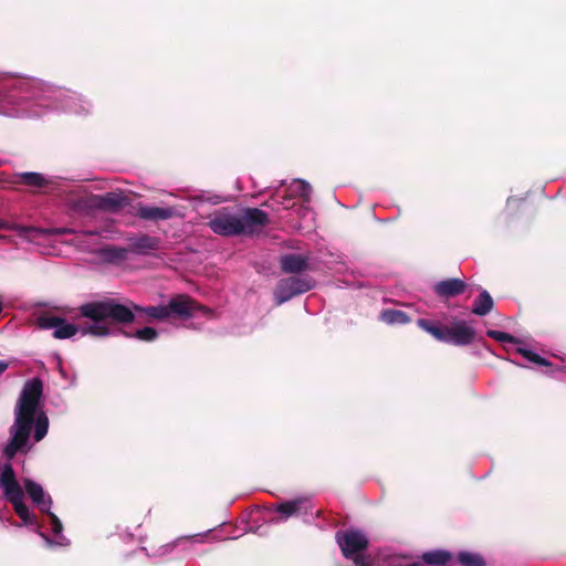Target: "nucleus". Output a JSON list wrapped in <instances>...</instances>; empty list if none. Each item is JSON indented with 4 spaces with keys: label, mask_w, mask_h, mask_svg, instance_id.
I'll list each match as a JSON object with an SVG mask.
<instances>
[{
    "label": "nucleus",
    "mask_w": 566,
    "mask_h": 566,
    "mask_svg": "<svg viewBox=\"0 0 566 566\" xmlns=\"http://www.w3.org/2000/svg\"><path fill=\"white\" fill-rule=\"evenodd\" d=\"M517 353H520L524 358H526L531 363H534V364H537L541 366H549L551 365V363L548 360H546L545 358L541 357L539 355H537L536 353H534L527 348L518 347Z\"/></svg>",
    "instance_id": "nucleus-25"
},
{
    "label": "nucleus",
    "mask_w": 566,
    "mask_h": 566,
    "mask_svg": "<svg viewBox=\"0 0 566 566\" xmlns=\"http://www.w3.org/2000/svg\"><path fill=\"white\" fill-rule=\"evenodd\" d=\"M429 334L432 335L437 340L444 342L447 339V327L441 328L437 324L432 326V328L429 329Z\"/></svg>",
    "instance_id": "nucleus-29"
},
{
    "label": "nucleus",
    "mask_w": 566,
    "mask_h": 566,
    "mask_svg": "<svg viewBox=\"0 0 566 566\" xmlns=\"http://www.w3.org/2000/svg\"><path fill=\"white\" fill-rule=\"evenodd\" d=\"M417 324L427 333H429V329L432 328V326L434 325V323L423 318L418 319Z\"/></svg>",
    "instance_id": "nucleus-30"
},
{
    "label": "nucleus",
    "mask_w": 566,
    "mask_h": 566,
    "mask_svg": "<svg viewBox=\"0 0 566 566\" xmlns=\"http://www.w3.org/2000/svg\"><path fill=\"white\" fill-rule=\"evenodd\" d=\"M28 113H29L30 115H39V114H40V113H39V112H36V111H29Z\"/></svg>",
    "instance_id": "nucleus-33"
},
{
    "label": "nucleus",
    "mask_w": 566,
    "mask_h": 566,
    "mask_svg": "<svg viewBox=\"0 0 566 566\" xmlns=\"http://www.w3.org/2000/svg\"><path fill=\"white\" fill-rule=\"evenodd\" d=\"M22 179L27 185L40 187L43 185V176L36 172H25L22 175Z\"/></svg>",
    "instance_id": "nucleus-26"
},
{
    "label": "nucleus",
    "mask_w": 566,
    "mask_h": 566,
    "mask_svg": "<svg viewBox=\"0 0 566 566\" xmlns=\"http://www.w3.org/2000/svg\"><path fill=\"white\" fill-rule=\"evenodd\" d=\"M99 205L104 209L117 210L128 205V198L122 192H107L101 197Z\"/></svg>",
    "instance_id": "nucleus-16"
},
{
    "label": "nucleus",
    "mask_w": 566,
    "mask_h": 566,
    "mask_svg": "<svg viewBox=\"0 0 566 566\" xmlns=\"http://www.w3.org/2000/svg\"><path fill=\"white\" fill-rule=\"evenodd\" d=\"M488 335L497 340V342H502V343H505V342H509V343H513L515 342L514 337L504 333V332H500V331H489L488 332Z\"/></svg>",
    "instance_id": "nucleus-28"
},
{
    "label": "nucleus",
    "mask_w": 566,
    "mask_h": 566,
    "mask_svg": "<svg viewBox=\"0 0 566 566\" xmlns=\"http://www.w3.org/2000/svg\"><path fill=\"white\" fill-rule=\"evenodd\" d=\"M493 307V300L489 292L482 291L479 297L474 301L472 313L479 316H484L491 312Z\"/></svg>",
    "instance_id": "nucleus-19"
},
{
    "label": "nucleus",
    "mask_w": 566,
    "mask_h": 566,
    "mask_svg": "<svg viewBox=\"0 0 566 566\" xmlns=\"http://www.w3.org/2000/svg\"><path fill=\"white\" fill-rule=\"evenodd\" d=\"M291 195L300 196L304 202L308 203L311 198L312 188L310 184L304 180H295L289 188Z\"/></svg>",
    "instance_id": "nucleus-22"
},
{
    "label": "nucleus",
    "mask_w": 566,
    "mask_h": 566,
    "mask_svg": "<svg viewBox=\"0 0 566 566\" xmlns=\"http://www.w3.org/2000/svg\"><path fill=\"white\" fill-rule=\"evenodd\" d=\"M174 546H175V544H168V545L163 546L160 549L163 551V554H167L172 551Z\"/></svg>",
    "instance_id": "nucleus-31"
},
{
    "label": "nucleus",
    "mask_w": 566,
    "mask_h": 566,
    "mask_svg": "<svg viewBox=\"0 0 566 566\" xmlns=\"http://www.w3.org/2000/svg\"><path fill=\"white\" fill-rule=\"evenodd\" d=\"M451 558L450 553L446 551H432L424 553L422 555L423 562H426L428 565H436V566H443L446 565Z\"/></svg>",
    "instance_id": "nucleus-21"
},
{
    "label": "nucleus",
    "mask_w": 566,
    "mask_h": 566,
    "mask_svg": "<svg viewBox=\"0 0 566 566\" xmlns=\"http://www.w3.org/2000/svg\"><path fill=\"white\" fill-rule=\"evenodd\" d=\"M312 507L310 500L301 497L293 501H287L275 505L272 510L277 513V516L271 517V523H282L289 517L300 514L303 510L305 513Z\"/></svg>",
    "instance_id": "nucleus-9"
},
{
    "label": "nucleus",
    "mask_w": 566,
    "mask_h": 566,
    "mask_svg": "<svg viewBox=\"0 0 566 566\" xmlns=\"http://www.w3.org/2000/svg\"><path fill=\"white\" fill-rule=\"evenodd\" d=\"M81 314L91 321V323L83 327L50 314L40 316L38 323L43 329H53L55 338L66 339L75 336L77 333L82 335L106 336L111 334L112 323H129L133 318L128 307L113 300L85 304L81 307Z\"/></svg>",
    "instance_id": "nucleus-3"
},
{
    "label": "nucleus",
    "mask_w": 566,
    "mask_h": 566,
    "mask_svg": "<svg viewBox=\"0 0 566 566\" xmlns=\"http://www.w3.org/2000/svg\"><path fill=\"white\" fill-rule=\"evenodd\" d=\"M43 384L40 379L28 380L20 394L14 409V422L10 429L11 440L4 448V454L11 459L17 452H28L31 449L29 438L41 441L49 430V418L44 412L42 400Z\"/></svg>",
    "instance_id": "nucleus-2"
},
{
    "label": "nucleus",
    "mask_w": 566,
    "mask_h": 566,
    "mask_svg": "<svg viewBox=\"0 0 566 566\" xmlns=\"http://www.w3.org/2000/svg\"><path fill=\"white\" fill-rule=\"evenodd\" d=\"M72 234H75L74 239L71 241L78 250L87 251V252H97L98 250V239L107 238L104 233L105 230H94V231H82L75 232L73 229ZM67 234H71L69 232Z\"/></svg>",
    "instance_id": "nucleus-11"
},
{
    "label": "nucleus",
    "mask_w": 566,
    "mask_h": 566,
    "mask_svg": "<svg viewBox=\"0 0 566 566\" xmlns=\"http://www.w3.org/2000/svg\"><path fill=\"white\" fill-rule=\"evenodd\" d=\"M313 286L314 283L308 279H301L296 276L282 279L274 291L276 305H281L293 296L310 291Z\"/></svg>",
    "instance_id": "nucleus-7"
},
{
    "label": "nucleus",
    "mask_w": 566,
    "mask_h": 566,
    "mask_svg": "<svg viewBox=\"0 0 566 566\" xmlns=\"http://www.w3.org/2000/svg\"><path fill=\"white\" fill-rule=\"evenodd\" d=\"M465 283L459 279L441 281L434 285V291L440 296L450 297L464 292Z\"/></svg>",
    "instance_id": "nucleus-14"
},
{
    "label": "nucleus",
    "mask_w": 566,
    "mask_h": 566,
    "mask_svg": "<svg viewBox=\"0 0 566 566\" xmlns=\"http://www.w3.org/2000/svg\"><path fill=\"white\" fill-rule=\"evenodd\" d=\"M125 306L127 307V305H125ZM128 308L130 310V312H133V310H135L136 312L145 313L149 317L158 318V319H164L169 316V308H167V305L166 306H164V305L148 306V307L132 305V306H128ZM132 314L134 315V313H132ZM133 319H134V317L132 318V321Z\"/></svg>",
    "instance_id": "nucleus-20"
},
{
    "label": "nucleus",
    "mask_w": 566,
    "mask_h": 566,
    "mask_svg": "<svg viewBox=\"0 0 566 566\" xmlns=\"http://www.w3.org/2000/svg\"><path fill=\"white\" fill-rule=\"evenodd\" d=\"M175 210L170 207L140 206L137 216L145 220H167L174 217Z\"/></svg>",
    "instance_id": "nucleus-13"
},
{
    "label": "nucleus",
    "mask_w": 566,
    "mask_h": 566,
    "mask_svg": "<svg viewBox=\"0 0 566 566\" xmlns=\"http://www.w3.org/2000/svg\"><path fill=\"white\" fill-rule=\"evenodd\" d=\"M10 87V92H4L8 86L0 88V114L12 115V106L18 101L22 102L30 98L39 99L40 105L45 107L61 108L77 115L88 113V103L84 102L74 92L61 88L53 90L33 80H18Z\"/></svg>",
    "instance_id": "nucleus-4"
},
{
    "label": "nucleus",
    "mask_w": 566,
    "mask_h": 566,
    "mask_svg": "<svg viewBox=\"0 0 566 566\" xmlns=\"http://www.w3.org/2000/svg\"><path fill=\"white\" fill-rule=\"evenodd\" d=\"M475 331L472 326L463 321L453 323L447 327L446 343H451L458 346L469 345L473 342Z\"/></svg>",
    "instance_id": "nucleus-10"
},
{
    "label": "nucleus",
    "mask_w": 566,
    "mask_h": 566,
    "mask_svg": "<svg viewBox=\"0 0 566 566\" xmlns=\"http://www.w3.org/2000/svg\"><path fill=\"white\" fill-rule=\"evenodd\" d=\"M336 542L343 555L352 558L356 566H369V560L360 553L367 547L368 539L364 533L357 530L337 532Z\"/></svg>",
    "instance_id": "nucleus-6"
},
{
    "label": "nucleus",
    "mask_w": 566,
    "mask_h": 566,
    "mask_svg": "<svg viewBox=\"0 0 566 566\" xmlns=\"http://www.w3.org/2000/svg\"><path fill=\"white\" fill-rule=\"evenodd\" d=\"M268 222V214L258 208H248L240 212L222 209L214 212L209 227L220 235H252L261 232Z\"/></svg>",
    "instance_id": "nucleus-5"
},
{
    "label": "nucleus",
    "mask_w": 566,
    "mask_h": 566,
    "mask_svg": "<svg viewBox=\"0 0 566 566\" xmlns=\"http://www.w3.org/2000/svg\"><path fill=\"white\" fill-rule=\"evenodd\" d=\"M0 228L7 230H13L20 238L25 239L29 242L40 243V239H45L49 235H61V233L72 232L71 228H34L23 227L7 221H0Z\"/></svg>",
    "instance_id": "nucleus-8"
},
{
    "label": "nucleus",
    "mask_w": 566,
    "mask_h": 566,
    "mask_svg": "<svg viewBox=\"0 0 566 566\" xmlns=\"http://www.w3.org/2000/svg\"><path fill=\"white\" fill-rule=\"evenodd\" d=\"M129 250L126 248H119V247H105L103 249L97 250L96 253L101 256V259L108 263H115L118 264L127 259Z\"/></svg>",
    "instance_id": "nucleus-15"
},
{
    "label": "nucleus",
    "mask_w": 566,
    "mask_h": 566,
    "mask_svg": "<svg viewBox=\"0 0 566 566\" xmlns=\"http://www.w3.org/2000/svg\"><path fill=\"white\" fill-rule=\"evenodd\" d=\"M9 365L7 361L0 360V376L8 369Z\"/></svg>",
    "instance_id": "nucleus-32"
},
{
    "label": "nucleus",
    "mask_w": 566,
    "mask_h": 566,
    "mask_svg": "<svg viewBox=\"0 0 566 566\" xmlns=\"http://www.w3.org/2000/svg\"><path fill=\"white\" fill-rule=\"evenodd\" d=\"M169 308V316L175 314L180 317L192 316L197 311H201L205 314H209L208 308L197 306L192 300L186 295H179L172 298L167 305Z\"/></svg>",
    "instance_id": "nucleus-12"
},
{
    "label": "nucleus",
    "mask_w": 566,
    "mask_h": 566,
    "mask_svg": "<svg viewBox=\"0 0 566 566\" xmlns=\"http://www.w3.org/2000/svg\"><path fill=\"white\" fill-rule=\"evenodd\" d=\"M281 266L286 273H297L306 268V260L297 254L285 255L281 259Z\"/></svg>",
    "instance_id": "nucleus-17"
},
{
    "label": "nucleus",
    "mask_w": 566,
    "mask_h": 566,
    "mask_svg": "<svg viewBox=\"0 0 566 566\" xmlns=\"http://www.w3.org/2000/svg\"><path fill=\"white\" fill-rule=\"evenodd\" d=\"M458 559L462 566H484L483 558L476 553L461 552Z\"/></svg>",
    "instance_id": "nucleus-24"
},
{
    "label": "nucleus",
    "mask_w": 566,
    "mask_h": 566,
    "mask_svg": "<svg viewBox=\"0 0 566 566\" xmlns=\"http://www.w3.org/2000/svg\"><path fill=\"white\" fill-rule=\"evenodd\" d=\"M132 248L136 252L147 253L148 251L155 250L157 248V240L151 237L144 235L136 239L132 243Z\"/></svg>",
    "instance_id": "nucleus-23"
},
{
    "label": "nucleus",
    "mask_w": 566,
    "mask_h": 566,
    "mask_svg": "<svg viewBox=\"0 0 566 566\" xmlns=\"http://www.w3.org/2000/svg\"><path fill=\"white\" fill-rule=\"evenodd\" d=\"M380 319L388 325H402L410 322L409 316L400 310H385L380 313Z\"/></svg>",
    "instance_id": "nucleus-18"
},
{
    "label": "nucleus",
    "mask_w": 566,
    "mask_h": 566,
    "mask_svg": "<svg viewBox=\"0 0 566 566\" xmlns=\"http://www.w3.org/2000/svg\"><path fill=\"white\" fill-rule=\"evenodd\" d=\"M135 336L140 340L150 342L157 337V332L153 327H144L136 331Z\"/></svg>",
    "instance_id": "nucleus-27"
},
{
    "label": "nucleus",
    "mask_w": 566,
    "mask_h": 566,
    "mask_svg": "<svg viewBox=\"0 0 566 566\" xmlns=\"http://www.w3.org/2000/svg\"><path fill=\"white\" fill-rule=\"evenodd\" d=\"M23 485L34 505L48 514L53 538L48 537L41 532V526L35 515L27 506L23 489L15 476L12 465L6 463L0 468V488L3 492V497L11 503L15 513L22 520V524L33 527L49 545H67L69 541L62 535L63 525L61 521L50 511L52 505L51 496L43 490L42 485L30 479H25Z\"/></svg>",
    "instance_id": "nucleus-1"
}]
</instances>
